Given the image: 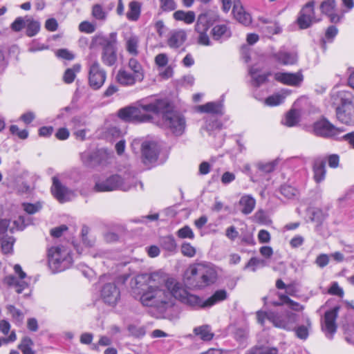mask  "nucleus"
<instances>
[{"instance_id": "774afa93", "label": "nucleus", "mask_w": 354, "mask_h": 354, "mask_svg": "<svg viewBox=\"0 0 354 354\" xmlns=\"http://www.w3.org/2000/svg\"><path fill=\"white\" fill-rule=\"evenodd\" d=\"M79 30L81 32L86 33H92L95 30V27L93 24L88 21H82L79 25Z\"/></svg>"}, {"instance_id": "2f4dec72", "label": "nucleus", "mask_w": 354, "mask_h": 354, "mask_svg": "<svg viewBox=\"0 0 354 354\" xmlns=\"http://www.w3.org/2000/svg\"><path fill=\"white\" fill-rule=\"evenodd\" d=\"M314 179L317 183H320L325 178L326 161L322 158H317L313 165Z\"/></svg>"}, {"instance_id": "09e8293b", "label": "nucleus", "mask_w": 354, "mask_h": 354, "mask_svg": "<svg viewBox=\"0 0 354 354\" xmlns=\"http://www.w3.org/2000/svg\"><path fill=\"white\" fill-rule=\"evenodd\" d=\"M307 326H299L295 327L293 330H295L296 336L301 339H306L308 337V328L311 326V322L309 319L306 320Z\"/></svg>"}, {"instance_id": "4be33fe9", "label": "nucleus", "mask_w": 354, "mask_h": 354, "mask_svg": "<svg viewBox=\"0 0 354 354\" xmlns=\"http://www.w3.org/2000/svg\"><path fill=\"white\" fill-rule=\"evenodd\" d=\"M274 79L283 84L297 86L303 82L304 76L301 71L295 73L278 72L274 74Z\"/></svg>"}, {"instance_id": "5701e85b", "label": "nucleus", "mask_w": 354, "mask_h": 354, "mask_svg": "<svg viewBox=\"0 0 354 354\" xmlns=\"http://www.w3.org/2000/svg\"><path fill=\"white\" fill-rule=\"evenodd\" d=\"M158 147L153 142H145L142 144V156L145 164L156 161L158 156Z\"/></svg>"}, {"instance_id": "c03bdc74", "label": "nucleus", "mask_w": 354, "mask_h": 354, "mask_svg": "<svg viewBox=\"0 0 354 354\" xmlns=\"http://www.w3.org/2000/svg\"><path fill=\"white\" fill-rule=\"evenodd\" d=\"M161 247L165 250L174 252L176 249V243L172 235L163 236L160 240Z\"/></svg>"}, {"instance_id": "aec40b11", "label": "nucleus", "mask_w": 354, "mask_h": 354, "mask_svg": "<svg viewBox=\"0 0 354 354\" xmlns=\"http://www.w3.org/2000/svg\"><path fill=\"white\" fill-rule=\"evenodd\" d=\"M101 297L106 304L115 306L120 299V289L114 283H106L102 288Z\"/></svg>"}, {"instance_id": "f03ea898", "label": "nucleus", "mask_w": 354, "mask_h": 354, "mask_svg": "<svg viewBox=\"0 0 354 354\" xmlns=\"http://www.w3.org/2000/svg\"><path fill=\"white\" fill-rule=\"evenodd\" d=\"M166 106L167 103L163 100H156L147 104L140 102L136 106H127L120 109L118 116L128 122H149L152 119L151 113L158 114L160 110Z\"/></svg>"}, {"instance_id": "c756f323", "label": "nucleus", "mask_w": 354, "mask_h": 354, "mask_svg": "<svg viewBox=\"0 0 354 354\" xmlns=\"http://www.w3.org/2000/svg\"><path fill=\"white\" fill-rule=\"evenodd\" d=\"M124 41L127 52L133 57L137 56L139 54V37L136 35H130L125 37Z\"/></svg>"}, {"instance_id": "0e129e2a", "label": "nucleus", "mask_w": 354, "mask_h": 354, "mask_svg": "<svg viewBox=\"0 0 354 354\" xmlns=\"http://www.w3.org/2000/svg\"><path fill=\"white\" fill-rule=\"evenodd\" d=\"M23 207L26 213H28V214H33L39 212L41 209V205L40 203H24Z\"/></svg>"}, {"instance_id": "69168bd1", "label": "nucleus", "mask_w": 354, "mask_h": 354, "mask_svg": "<svg viewBox=\"0 0 354 354\" xmlns=\"http://www.w3.org/2000/svg\"><path fill=\"white\" fill-rule=\"evenodd\" d=\"M10 131L12 134H16L21 139H26L28 136V132L26 129L20 130L17 125H11Z\"/></svg>"}, {"instance_id": "f257e3e1", "label": "nucleus", "mask_w": 354, "mask_h": 354, "mask_svg": "<svg viewBox=\"0 0 354 354\" xmlns=\"http://www.w3.org/2000/svg\"><path fill=\"white\" fill-rule=\"evenodd\" d=\"M163 278L166 279L165 283L150 284L147 290L142 292L140 297L142 305L163 309L171 304L175 279L169 277L165 273Z\"/></svg>"}, {"instance_id": "a19ab883", "label": "nucleus", "mask_w": 354, "mask_h": 354, "mask_svg": "<svg viewBox=\"0 0 354 354\" xmlns=\"http://www.w3.org/2000/svg\"><path fill=\"white\" fill-rule=\"evenodd\" d=\"M198 110L202 113L221 114L222 105L218 102H211L199 106Z\"/></svg>"}, {"instance_id": "49530a36", "label": "nucleus", "mask_w": 354, "mask_h": 354, "mask_svg": "<svg viewBox=\"0 0 354 354\" xmlns=\"http://www.w3.org/2000/svg\"><path fill=\"white\" fill-rule=\"evenodd\" d=\"M91 15L96 20L105 21L107 18V12L100 4H95L92 7Z\"/></svg>"}, {"instance_id": "bb28decb", "label": "nucleus", "mask_w": 354, "mask_h": 354, "mask_svg": "<svg viewBox=\"0 0 354 354\" xmlns=\"http://www.w3.org/2000/svg\"><path fill=\"white\" fill-rule=\"evenodd\" d=\"M187 39L186 32L183 30L172 31L167 39V45L171 48H178L181 46Z\"/></svg>"}, {"instance_id": "5fc2aeb1", "label": "nucleus", "mask_w": 354, "mask_h": 354, "mask_svg": "<svg viewBox=\"0 0 354 354\" xmlns=\"http://www.w3.org/2000/svg\"><path fill=\"white\" fill-rule=\"evenodd\" d=\"M280 192L282 195L288 199L294 198L298 194L297 190L295 187L288 185H282Z\"/></svg>"}, {"instance_id": "f8f14e48", "label": "nucleus", "mask_w": 354, "mask_h": 354, "mask_svg": "<svg viewBox=\"0 0 354 354\" xmlns=\"http://www.w3.org/2000/svg\"><path fill=\"white\" fill-rule=\"evenodd\" d=\"M88 84L94 90H98L104 84L106 73L97 60H91L88 64Z\"/></svg>"}, {"instance_id": "a211bd4d", "label": "nucleus", "mask_w": 354, "mask_h": 354, "mask_svg": "<svg viewBox=\"0 0 354 354\" xmlns=\"http://www.w3.org/2000/svg\"><path fill=\"white\" fill-rule=\"evenodd\" d=\"M342 130L335 127L326 119H322L313 124V132L321 137H333L338 135Z\"/></svg>"}, {"instance_id": "b1692460", "label": "nucleus", "mask_w": 354, "mask_h": 354, "mask_svg": "<svg viewBox=\"0 0 354 354\" xmlns=\"http://www.w3.org/2000/svg\"><path fill=\"white\" fill-rule=\"evenodd\" d=\"M336 116L337 120L342 123L354 126V103L348 105L346 108L338 107L337 109Z\"/></svg>"}, {"instance_id": "a18cd8bd", "label": "nucleus", "mask_w": 354, "mask_h": 354, "mask_svg": "<svg viewBox=\"0 0 354 354\" xmlns=\"http://www.w3.org/2000/svg\"><path fill=\"white\" fill-rule=\"evenodd\" d=\"M278 349L276 347L256 346L247 351L245 354H277Z\"/></svg>"}, {"instance_id": "e433bc0d", "label": "nucleus", "mask_w": 354, "mask_h": 354, "mask_svg": "<svg viewBox=\"0 0 354 354\" xmlns=\"http://www.w3.org/2000/svg\"><path fill=\"white\" fill-rule=\"evenodd\" d=\"M173 17L176 21H182L186 24H192L196 19V15L194 11L176 10L173 14Z\"/></svg>"}, {"instance_id": "72a5a7b5", "label": "nucleus", "mask_w": 354, "mask_h": 354, "mask_svg": "<svg viewBox=\"0 0 354 354\" xmlns=\"http://www.w3.org/2000/svg\"><path fill=\"white\" fill-rule=\"evenodd\" d=\"M256 201L251 195H244L239 201L241 212L244 214H250L254 209Z\"/></svg>"}, {"instance_id": "de8ad7c7", "label": "nucleus", "mask_w": 354, "mask_h": 354, "mask_svg": "<svg viewBox=\"0 0 354 354\" xmlns=\"http://www.w3.org/2000/svg\"><path fill=\"white\" fill-rule=\"evenodd\" d=\"M32 345L33 342L32 339L28 337H25L19 344V348L23 354H35V352L32 349Z\"/></svg>"}, {"instance_id": "338daca9", "label": "nucleus", "mask_w": 354, "mask_h": 354, "mask_svg": "<svg viewBox=\"0 0 354 354\" xmlns=\"http://www.w3.org/2000/svg\"><path fill=\"white\" fill-rule=\"evenodd\" d=\"M168 57L165 53H160L155 57V63L159 68L166 66L168 64Z\"/></svg>"}, {"instance_id": "2eb2a0df", "label": "nucleus", "mask_w": 354, "mask_h": 354, "mask_svg": "<svg viewBox=\"0 0 354 354\" xmlns=\"http://www.w3.org/2000/svg\"><path fill=\"white\" fill-rule=\"evenodd\" d=\"M319 8L321 12L326 15L332 24L341 22L346 12L344 10L338 11L335 0L323 1L319 6Z\"/></svg>"}, {"instance_id": "4468645a", "label": "nucleus", "mask_w": 354, "mask_h": 354, "mask_svg": "<svg viewBox=\"0 0 354 354\" xmlns=\"http://www.w3.org/2000/svg\"><path fill=\"white\" fill-rule=\"evenodd\" d=\"M52 180L51 192L59 203H64L75 198V192L63 185L57 177L54 176Z\"/></svg>"}, {"instance_id": "393cba45", "label": "nucleus", "mask_w": 354, "mask_h": 354, "mask_svg": "<svg viewBox=\"0 0 354 354\" xmlns=\"http://www.w3.org/2000/svg\"><path fill=\"white\" fill-rule=\"evenodd\" d=\"M232 12L234 18L241 24L248 26L252 22L250 15L245 12L239 1H234Z\"/></svg>"}, {"instance_id": "cd10ccee", "label": "nucleus", "mask_w": 354, "mask_h": 354, "mask_svg": "<svg viewBox=\"0 0 354 354\" xmlns=\"http://www.w3.org/2000/svg\"><path fill=\"white\" fill-rule=\"evenodd\" d=\"M211 34L214 40L221 42L229 39L232 35L231 30L226 24L216 25L212 28Z\"/></svg>"}, {"instance_id": "dca6fc26", "label": "nucleus", "mask_w": 354, "mask_h": 354, "mask_svg": "<svg viewBox=\"0 0 354 354\" xmlns=\"http://www.w3.org/2000/svg\"><path fill=\"white\" fill-rule=\"evenodd\" d=\"M15 274L19 276L20 281L13 275H8L3 279V282L9 287L15 288V290L18 294L27 288L28 286V281L24 280L26 278V274L22 270L20 265L15 264L14 266Z\"/></svg>"}, {"instance_id": "7c9ffc66", "label": "nucleus", "mask_w": 354, "mask_h": 354, "mask_svg": "<svg viewBox=\"0 0 354 354\" xmlns=\"http://www.w3.org/2000/svg\"><path fill=\"white\" fill-rule=\"evenodd\" d=\"M274 57L283 65H292L297 62V55L294 52L279 51Z\"/></svg>"}, {"instance_id": "ddd939ff", "label": "nucleus", "mask_w": 354, "mask_h": 354, "mask_svg": "<svg viewBox=\"0 0 354 354\" xmlns=\"http://www.w3.org/2000/svg\"><path fill=\"white\" fill-rule=\"evenodd\" d=\"M315 1H310L300 10L297 21L301 29H306L313 24L320 21V19L315 17Z\"/></svg>"}, {"instance_id": "680f3d73", "label": "nucleus", "mask_w": 354, "mask_h": 354, "mask_svg": "<svg viewBox=\"0 0 354 354\" xmlns=\"http://www.w3.org/2000/svg\"><path fill=\"white\" fill-rule=\"evenodd\" d=\"M160 2L161 9L165 12L174 10L177 7L174 0H160Z\"/></svg>"}, {"instance_id": "473e14b6", "label": "nucleus", "mask_w": 354, "mask_h": 354, "mask_svg": "<svg viewBox=\"0 0 354 354\" xmlns=\"http://www.w3.org/2000/svg\"><path fill=\"white\" fill-rule=\"evenodd\" d=\"M128 68L131 71V73L134 75L141 82L145 78V71L142 64L133 57L129 59Z\"/></svg>"}, {"instance_id": "864d4df0", "label": "nucleus", "mask_w": 354, "mask_h": 354, "mask_svg": "<svg viewBox=\"0 0 354 354\" xmlns=\"http://www.w3.org/2000/svg\"><path fill=\"white\" fill-rule=\"evenodd\" d=\"M176 235L180 239H194L195 237L194 233L193 232L191 227L188 225H185L179 229L176 232Z\"/></svg>"}, {"instance_id": "20e7f679", "label": "nucleus", "mask_w": 354, "mask_h": 354, "mask_svg": "<svg viewBox=\"0 0 354 354\" xmlns=\"http://www.w3.org/2000/svg\"><path fill=\"white\" fill-rule=\"evenodd\" d=\"M257 317L258 322L261 325H263L266 320H268L274 327L286 330H292L297 322V315L290 312L279 313L272 310H259L257 313Z\"/></svg>"}, {"instance_id": "1a4fd4ad", "label": "nucleus", "mask_w": 354, "mask_h": 354, "mask_svg": "<svg viewBox=\"0 0 354 354\" xmlns=\"http://www.w3.org/2000/svg\"><path fill=\"white\" fill-rule=\"evenodd\" d=\"M219 20L216 12L209 10L200 14L196 19L194 30L198 34V43L203 46L212 44L207 31L214 23Z\"/></svg>"}, {"instance_id": "9b49d317", "label": "nucleus", "mask_w": 354, "mask_h": 354, "mask_svg": "<svg viewBox=\"0 0 354 354\" xmlns=\"http://www.w3.org/2000/svg\"><path fill=\"white\" fill-rule=\"evenodd\" d=\"M174 297L182 303L194 308H206L205 300H203L197 295L187 292L181 285L175 280V285L173 288Z\"/></svg>"}, {"instance_id": "58836bf2", "label": "nucleus", "mask_w": 354, "mask_h": 354, "mask_svg": "<svg viewBox=\"0 0 354 354\" xmlns=\"http://www.w3.org/2000/svg\"><path fill=\"white\" fill-rule=\"evenodd\" d=\"M141 5L136 1H132L129 3V9L127 12V18L132 21H137L140 15Z\"/></svg>"}, {"instance_id": "052dcab7", "label": "nucleus", "mask_w": 354, "mask_h": 354, "mask_svg": "<svg viewBox=\"0 0 354 354\" xmlns=\"http://www.w3.org/2000/svg\"><path fill=\"white\" fill-rule=\"evenodd\" d=\"M32 223L31 218L29 216H20L19 220L14 222V224L21 230Z\"/></svg>"}, {"instance_id": "37998d69", "label": "nucleus", "mask_w": 354, "mask_h": 354, "mask_svg": "<svg viewBox=\"0 0 354 354\" xmlns=\"http://www.w3.org/2000/svg\"><path fill=\"white\" fill-rule=\"evenodd\" d=\"M80 69V64H74L72 68H67L63 75L64 82L66 84L72 83L76 77V73H79Z\"/></svg>"}, {"instance_id": "423d86ee", "label": "nucleus", "mask_w": 354, "mask_h": 354, "mask_svg": "<svg viewBox=\"0 0 354 354\" xmlns=\"http://www.w3.org/2000/svg\"><path fill=\"white\" fill-rule=\"evenodd\" d=\"M167 103V106L160 111L158 114L162 115L160 125L162 128L169 129L176 136L184 133L186 128L185 117L172 110L171 104L167 100H163Z\"/></svg>"}, {"instance_id": "6e6d98bb", "label": "nucleus", "mask_w": 354, "mask_h": 354, "mask_svg": "<svg viewBox=\"0 0 354 354\" xmlns=\"http://www.w3.org/2000/svg\"><path fill=\"white\" fill-rule=\"evenodd\" d=\"M261 29L267 35L278 34L281 32V28L277 22H271L268 26H262Z\"/></svg>"}, {"instance_id": "3c124183", "label": "nucleus", "mask_w": 354, "mask_h": 354, "mask_svg": "<svg viewBox=\"0 0 354 354\" xmlns=\"http://www.w3.org/2000/svg\"><path fill=\"white\" fill-rule=\"evenodd\" d=\"M284 99L285 96L283 94L276 93L267 97L265 102L268 106H277L281 104Z\"/></svg>"}, {"instance_id": "8fccbe9b", "label": "nucleus", "mask_w": 354, "mask_h": 354, "mask_svg": "<svg viewBox=\"0 0 354 354\" xmlns=\"http://www.w3.org/2000/svg\"><path fill=\"white\" fill-rule=\"evenodd\" d=\"M299 122V115L296 110H290L287 113L284 124L288 127H293Z\"/></svg>"}, {"instance_id": "39448f33", "label": "nucleus", "mask_w": 354, "mask_h": 354, "mask_svg": "<svg viewBox=\"0 0 354 354\" xmlns=\"http://www.w3.org/2000/svg\"><path fill=\"white\" fill-rule=\"evenodd\" d=\"M117 34L111 32L109 36L96 35L92 40L93 46L102 48L101 60L106 66H111L117 62Z\"/></svg>"}, {"instance_id": "f704fd0d", "label": "nucleus", "mask_w": 354, "mask_h": 354, "mask_svg": "<svg viewBox=\"0 0 354 354\" xmlns=\"http://www.w3.org/2000/svg\"><path fill=\"white\" fill-rule=\"evenodd\" d=\"M278 163V159H275L268 162H259L256 163L255 167L257 169V174L258 175L259 178H260V176H263V174H269L273 171Z\"/></svg>"}, {"instance_id": "412c9836", "label": "nucleus", "mask_w": 354, "mask_h": 354, "mask_svg": "<svg viewBox=\"0 0 354 354\" xmlns=\"http://www.w3.org/2000/svg\"><path fill=\"white\" fill-rule=\"evenodd\" d=\"M338 310L339 308L335 307L332 310L325 313L322 329L326 333V336L330 339L333 337V334L337 330L335 320L337 317Z\"/></svg>"}, {"instance_id": "603ef678", "label": "nucleus", "mask_w": 354, "mask_h": 354, "mask_svg": "<svg viewBox=\"0 0 354 354\" xmlns=\"http://www.w3.org/2000/svg\"><path fill=\"white\" fill-rule=\"evenodd\" d=\"M7 310L15 321L19 323L22 322L24 319V314L20 310L17 309L12 305H8L7 306Z\"/></svg>"}, {"instance_id": "7ed1b4c3", "label": "nucleus", "mask_w": 354, "mask_h": 354, "mask_svg": "<svg viewBox=\"0 0 354 354\" xmlns=\"http://www.w3.org/2000/svg\"><path fill=\"white\" fill-rule=\"evenodd\" d=\"M187 282L195 287L202 288L215 283L217 271L209 263H200L190 266L185 272Z\"/></svg>"}, {"instance_id": "4d7b16f0", "label": "nucleus", "mask_w": 354, "mask_h": 354, "mask_svg": "<svg viewBox=\"0 0 354 354\" xmlns=\"http://www.w3.org/2000/svg\"><path fill=\"white\" fill-rule=\"evenodd\" d=\"M128 330L130 334L136 337H142L145 335V328L144 326H136L134 324L129 325Z\"/></svg>"}, {"instance_id": "6ab92c4d", "label": "nucleus", "mask_w": 354, "mask_h": 354, "mask_svg": "<svg viewBox=\"0 0 354 354\" xmlns=\"http://www.w3.org/2000/svg\"><path fill=\"white\" fill-rule=\"evenodd\" d=\"M330 102L336 110L338 107L344 109L348 105L353 104L354 96L351 91L333 89L330 93Z\"/></svg>"}, {"instance_id": "79ce46f5", "label": "nucleus", "mask_w": 354, "mask_h": 354, "mask_svg": "<svg viewBox=\"0 0 354 354\" xmlns=\"http://www.w3.org/2000/svg\"><path fill=\"white\" fill-rule=\"evenodd\" d=\"M26 35L28 37L35 36L40 30V24L29 16H26Z\"/></svg>"}, {"instance_id": "4c0bfd02", "label": "nucleus", "mask_w": 354, "mask_h": 354, "mask_svg": "<svg viewBox=\"0 0 354 354\" xmlns=\"http://www.w3.org/2000/svg\"><path fill=\"white\" fill-rule=\"evenodd\" d=\"M227 298V292L225 290H218L208 299L205 300L206 308H209L217 303L223 301Z\"/></svg>"}, {"instance_id": "bf43d9fd", "label": "nucleus", "mask_w": 354, "mask_h": 354, "mask_svg": "<svg viewBox=\"0 0 354 354\" xmlns=\"http://www.w3.org/2000/svg\"><path fill=\"white\" fill-rule=\"evenodd\" d=\"M26 17H19L12 23L11 28L15 32H19L26 27Z\"/></svg>"}, {"instance_id": "13d9d810", "label": "nucleus", "mask_w": 354, "mask_h": 354, "mask_svg": "<svg viewBox=\"0 0 354 354\" xmlns=\"http://www.w3.org/2000/svg\"><path fill=\"white\" fill-rule=\"evenodd\" d=\"M182 254L187 257H193L195 256L196 250L189 243L185 242L181 245Z\"/></svg>"}, {"instance_id": "9d476101", "label": "nucleus", "mask_w": 354, "mask_h": 354, "mask_svg": "<svg viewBox=\"0 0 354 354\" xmlns=\"http://www.w3.org/2000/svg\"><path fill=\"white\" fill-rule=\"evenodd\" d=\"M162 277H164V272H156L151 274H140L136 275L131 279L130 282L133 294L135 297H140L142 292L146 291L147 288L150 286V284L165 283L166 279H164Z\"/></svg>"}, {"instance_id": "f3484780", "label": "nucleus", "mask_w": 354, "mask_h": 354, "mask_svg": "<svg viewBox=\"0 0 354 354\" xmlns=\"http://www.w3.org/2000/svg\"><path fill=\"white\" fill-rule=\"evenodd\" d=\"M10 220L1 219L0 220V240L1 241V250L4 254H10L13 250V245L15 239L7 234L9 230L11 233L13 232V228L10 227Z\"/></svg>"}, {"instance_id": "6e6552de", "label": "nucleus", "mask_w": 354, "mask_h": 354, "mask_svg": "<svg viewBox=\"0 0 354 354\" xmlns=\"http://www.w3.org/2000/svg\"><path fill=\"white\" fill-rule=\"evenodd\" d=\"M48 266L53 272H62L73 263L71 250L66 246L51 247L48 250Z\"/></svg>"}, {"instance_id": "c9c22d12", "label": "nucleus", "mask_w": 354, "mask_h": 354, "mask_svg": "<svg viewBox=\"0 0 354 354\" xmlns=\"http://www.w3.org/2000/svg\"><path fill=\"white\" fill-rule=\"evenodd\" d=\"M102 153L103 151L102 150H97L96 151H86L81 154V158L85 165L93 166L95 164L100 163V160L97 158L102 155Z\"/></svg>"}, {"instance_id": "a878e982", "label": "nucleus", "mask_w": 354, "mask_h": 354, "mask_svg": "<svg viewBox=\"0 0 354 354\" xmlns=\"http://www.w3.org/2000/svg\"><path fill=\"white\" fill-rule=\"evenodd\" d=\"M116 81L122 86H130L134 85L139 80L130 71L120 68L115 77Z\"/></svg>"}, {"instance_id": "0eeeda50", "label": "nucleus", "mask_w": 354, "mask_h": 354, "mask_svg": "<svg viewBox=\"0 0 354 354\" xmlns=\"http://www.w3.org/2000/svg\"><path fill=\"white\" fill-rule=\"evenodd\" d=\"M138 180L130 174L122 178L118 174L111 175L104 180L95 183L94 190L97 192H112L120 189L124 192L129 191L132 187L136 186Z\"/></svg>"}, {"instance_id": "ea45409f", "label": "nucleus", "mask_w": 354, "mask_h": 354, "mask_svg": "<svg viewBox=\"0 0 354 354\" xmlns=\"http://www.w3.org/2000/svg\"><path fill=\"white\" fill-rule=\"evenodd\" d=\"M194 333L203 341H210L214 335L209 325H203L194 328Z\"/></svg>"}, {"instance_id": "c85d7f7f", "label": "nucleus", "mask_w": 354, "mask_h": 354, "mask_svg": "<svg viewBox=\"0 0 354 354\" xmlns=\"http://www.w3.org/2000/svg\"><path fill=\"white\" fill-rule=\"evenodd\" d=\"M249 74L252 78L251 84L253 86L259 87L268 81L270 73H261L258 68L252 66L249 70Z\"/></svg>"}, {"instance_id": "e2e57ef3", "label": "nucleus", "mask_w": 354, "mask_h": 354, "mask_svg": "<svg viewBox=\"0 0 354 354\" xmlns=\"http://www.w3.org/2000/svg\"><path fill=\"white\" fill-rule=\"evenodd\" d=\"M112 343V340L107 336H101L97 344H91V348L94 351H97L99 349L100 346H106L111 345Z\"/></svg>"}]
</instances>
